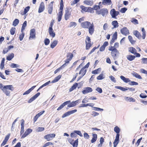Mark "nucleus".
I'll list each match as a JSON object with an SVG mask.
<instances>
[{"label": "nucleus", "instance_id": "obj_33", "mask_svg": "<svg viewBox=\"0 0 147 147\" xmlns=\"http://www.w3.org/2000/svg\"><path fill=\"white\" fill-rule=\"evenodd\" d=\"M30 7L29 6H28L26 7L24 9V12H21V15H24L26 14L30 10Z\"/></svg>", "mask_w": 147, "mask_h": 147}, {"label": "nucleus", "instance_id": "obj_42", "mask_svg": "<svg viewBox=\"0 0 147 147\" xmlns=\"http://www.w3.org/2000/svg\"><path fill=\"white\" fill-rule=\"evenodd\" d=\"M57 42L58 41L56 40L53 41L50 45L52 49L54 48L57 45Z\"/></svg>", "mask_w": 147, "mask_h": 147}, {"label": "nucleus", "instance_id": "obj_17", "mask_svg": "<svg viewBox=\"0 0 147 147\" xmlns=\"http://www.w3.org/2000/svg\"><path fill=\"white\" fill-rule=\"evenodd\" d=\"M92 88L90 87H87L84 88V90L82 91V92L83 94H85L91 92L92 91Z\"/></svg>", "mask_w": 147, "mask_h": 147}, {"label": "nucleus", "instance_id": "obj_39", "mask_svg": "<svg viewBox=\"0 0 147 147\" xmlns=\"http://www.w3.org/2000/svg\"><path fill=\"white\" fill-rule=\"evenodd\" d=\"M78 85V84L77 83H75L72 87L69 89V92H71L74 89H76Z\"/></svg>", "mask_w": 147, "mask_h": 147}, {"label": "nucleus", "instance_id": "obj_24", "mask_svg": "<svg viewBox=\"0 0 147 147\" xmlns=\"http://www.w3.org/2000/svg\"><path fill=\"white\" fill-rule=\"evenodd\" d=\"M70 102V100H68L64 102L57 109V111H59L62 109L65 105Z\"/></svg>", "mask_w": 147, "mask_h": 147}, {"label": "nucleus", "instance_id": "obj_8", "mask_svg": "<svg viewBox=\"0 0 147 147\" xmlns=\"http://www.w3.org/2000/svg\"><path fill=\"white\" fill-rule=\"evenodd\" d=\"M92 24L89 22L86 21L82 22L81 24V26L84 28H88Z\"/></svg>", "mask_w": 147, "mask_h": 147}, {"label": "nucleus", "instance_id": "obj_64", "mask_svg": "<svg viewBox=\"0 0 147 147\" xmlns=\"http://www.w3.org/2000/svg\"><path fill=\"white\" fill-rule=\"evenodd\" d=\"M84 138L86 139H88L90 138L89 135L86 133H84Z\"/></svg>", "mask_w": 147, "mask_h": 147}, {"label": "nucleus", "instance_id": "obj_63", "mask_svg": "<svg viewBox=\"0 0 147 147\" xmlns=\"http://www.w3.org/2000/svg\"><path fill=\"white\" fill-rule=\"evenodd\" d=\"M44 43L46 45H48L50 43L49 40L48 38H46L45 40Z\"/></svg>", "mask_w": 147, "mask_h": 147}, {"label": "nucleus", "instance_id": "obj_27", "mask_svg": "<svg viewBox=\"0 0 147 147\" xmlns=\"http://www.w3.org/2000/svg\"><path fill=\"white\" fill-rule=\"evenodd\" d=\"M111 3V0H103L102 2V4L104 5H110Z\"/></svg>", "mask_w": 147, "mask_h": 147}, {"label": "nucleus", "instance_id": "obj_44", "mask_svg": "<svg viewBox=\"0 0 147 147\" xmlns=\"http://www.w3.org/2000/svg\"><path fill=\"white\" fill-rule=\"evenodd\" d=\"M112 24L113 26V28H116L118 27V23L117 21H114L112 22Z\"/></svg>", "mask_w": 147, "mask_h": 147}, {"label": "nucleus", "instance_id": "obj_21", "mask_svg": "<svg viewBox=\"0 0 147 147\" xmlns=\"http://www.w3.org/2000/svg\"><path fill=\"white\" fill-rule=\"evenodd\" d=\"M32 130L30 129H28L26 130L24 134L22 135L21 138H24L32 131Z\"/></svg>", "mask_w": 147, "mask_h": 147}, {"label": "nucleus", "instance_id": "obj_2", "mask_svg": "<svg viewBox=\"0 0 147 147\" xmlns=\"http://www.w3.org/2000/svg\"><path fill=\"white\" fill-rule=\"evenodd\" d=\"M108 10L106 8H102L99 9V11H97L96 14L101 15L102 16H106L108 13Z\"/></svg>", "mask_w": 147, "mask_h": 147}, {"label": "nucleus", "instance_id": "obj_23", "mask_svg": "<svg viewBox=\"0 0 147 147\" xmlns=\"http://www.w3.org/2000/svg\"><path fill=\"white\" fill-rule=\"evenodd\" d=\"M119 53V52L117 50L111 51V54L114 59H115L117 57V54Z\"/></svg>", "mask_w": 147, "mask_h": 147}, {"label": "nucleus", "instance_id": "obj_46", "mask_svg": "<svg viewBox=\"0 0 147 147\" xmlns=\"http://www.w3.org/2000/svg\"><path fill=\"white\" fill-rule=\"evenodd\" d=\"M142 36L143 39H144L146 36V32L144 28H142Z\"/></svg>", "mask_w": 147, "mask_h": 147}, {"label": "nucleus", "instance_id": "obj_29", "mask_svg": "<svg viewBox=\"0 0 147 147\" xmlns=\"http://www.w3.org/2000/svg\"><path fill=\"white\" fill-rule=\"evenodd\" d=\"M92 138L91 140V142L92 143H93L95 142L97 140V136L96 134H92Z\"/></svg>", "mask_w": 147, "mask_h": 147}, {"label": "nucleus", "instance_id": "obj_22", "mask_svg": "<svg viewBox=\"0 0 147 147\" xmlns=\"http://www.w3.org/2000/svg\"><path fill=\"white\" fill-rule=\"evenodd\" d=\"M109 44L108 42L107 41H105L104 42L103 45L101 46L100 48V51H104L106 47Z\"/></svg>", "mask_w": 147, "mask_h": 147}, {"label": "nucleus", "instance_id": "obj_41", "mask_svg": "<svg viewBox=\"0 0 147 147\" xmlns=\"http://www.w3.org/2000/svg\"><path fill=\"white\" fill-rule=\"evenodd\" d=\"M114 131L117 133V135L116 136H117V135H118V137H119V132H120V129L117 126H116L114 128Z\"/></svg>", "mask_w": 147, "mask_h": 147}, {"label": "nucleus", "instance_id": "obj_40", "mask_svg": "<svg viewBox=\"0 0 147 147\" xmlns=\"http://www.w3.org/2000/svg\"><path fill=\"white\" fill-rule=\"evenodd\" d=\"M129 51L132 54H135L137 52L136 49L132 47H130L129 48Z\"/></svg>", "mask_w": 147, "mask_h": 147}, {"label": "nucleus", "instance_id": "obj_3", "mask_svg": "<svg viewBox=\"0 0 147 147\" xmlns=\"http://www.w3.org/2000/svg\"><path fill=\"white\" fill-rule=\"evenodd\" d=\"M86 49L88 50L90 49L93 45V43L91 42L90 37L87 36L85 40Z\"/></svg>", "mask_w": 147, "mask_h": 147}, {"label": "nucleus", "instance_id": "obj_35", "mask_svg": "<svg viewBox=\"0 0 147 147\" xmlns=\"http://www.w3.org/2000/svg\"><path fill=\"white\" fill-rule=\"evenodd\" d=\"M136 57L133 55H128L127 56V59L129 61H131L134 60Z\"/></svg>", "mask_w": 147, "mask_h": 147}, {"label": "nucleus", "instance_id": "obj_36", "mask_svg": "<svg viewBox=\"0 0 147 147\" xmlns=\"http://www.w3.org/2000/svg\"><path fill=\"white\" fill-rule=\"evenodd\" d=\"M120 77L121 79L125 83L129 82L130 81L129 78H126L123 76H121Z\"/></svg>", "mask_w": 147, "mask_h": 147}, {"label": "nucleus", "instance_id": "obj_34", "mask_svg": "<svg viewBox=\"0 0 147 147\" xmlns=\"http://www.w3.org/2000/svg\"><path fill=\"white\" fill-rule=\"evenodd\" d=\"M49 32L50 35L52 36L53 38L55 37V33L53 32V28H49Z\"/></svg>", "mask_w": 147, "mask_h": 147}, {"label": "nucleus", "instance_id": "obj_32", "mask_svg": "<svg viewBox=\"0 0 147 147\" xmlns=\"http://www.w3.org/2000/svg\"><path fill=\"white\" fill-rule=\"evenodd\" d=\"M118 135L116 136L115 139L113 142L114 147H116L119 142V137Z\"/></svg>", "mask_w": 147, "mask_h": 147}, {"label": "nucleus", "instance_id": "obj_9", "mask_svg": "<svg viewBox=\"0 0 147 147\" xmlns=\"http://www.w3.org/2000/svg\"><path fill=\"white\" fill-rule=\"evenodd\" d=\"M68 142H69L70 144L72 145L73 147H77L78 145V138L74 142H73L74 140L72 139L69 138L68 139Z\"/></svg>", "mask_w": 147, "mask_h": 147}, {"label": "nucleus", "instance_id": "obj_37", "mask_svg": "<svg viewBox=\"0 0 147 147\" xmlns=\"http://www.w3.org/2000/svg\"><path fill=\"white\" fill-rule=\"evenodd\" d=\"M131 74L133 75V76L137 78L140 79H142V78L141 77V76L140 75L138 74L136 72L133 71V72Z\"/></svg>", "mask_w": 147, "mask_h": 147}, {"label": "nucleus", "instance_id": "obj_61", "mask_svg": "<svg viewBox=\"0 0 147 147\" xmlns=\"http://www.w3.org/2000/svg\"><path fill=\"white\" fill-rule=\"evenodd\" d=\"M53 144L52 142H47L43 145L42 147H46V146H48L50 145H53Z\"/></svg>", "mask_w": 147, "mask_h": 147}, {"label": "nucleus", "instance_id": "obj_20", "mask_svg": "<svg viewBox=\"0 0 147 147\" xmlns=\"http://www.w3.org/2000/svg\"><path fill=\"white\" fill-rule=\"evenodd\" d=\"M10 136V134H9L5 136L4 140L1 144V146H3L7 143V141L9 139Z\"/></svg>", "mask_w": 147, "mask_h": 147}, {"label": "nucleus", "instance_id": "obj_43", "mask_svg": "<svg viewBox=\"0 0 147 147\" xmlns=\"http://www.w3.org/2000/svg\"><path fill=\"white\" fill-rule=\"evenodd\" d=\"M128 38L129 41L131 44H134L135 43L136 40L133 39V38L131 36H128Z\"/></svg>", "mask_w": 147, "mask_h": 147}, {"label": "nucleus", "instance_id": "obj_53", "mask_svg": "<svg viewBox=\"0 0 147 147\" xmlns=\"http://www.w3.org/2000/svg\"><path fill=\"white\" fill-rule=\"evenodd\" d=\"M80 7L82 11L86 12L87 11L88 8L87 7L83 5H81L80 6Z\"/></svg>", "mask_w": 147, "mask_h": 147}, {"label": "nucleus", "instance_id": "obj_59", "mask_svg": "<svg viewBox=\"0 0 147 147\" xmlns=\"http://www.w3.org/2000/svg\"><path fill=\"white\" fill-rule=\"evenodd\" d=\"M129 84L131 86L137 85L138 84V82L134 81H130L129 82Z\"/></svg>", "mask_w": 147, "mask_h": 147}, {"label": "nucleus", "instance_id": "obj_49", "mask_svg": "<svg viewBox=\"0 0 147 147\" xmlns=\"http://www.w3.org/2000/svg\"><path fill=\"white\" fill-rule=\"evenodd\" d=\"M14 54L13 53H11L7 57L6 59L7 60L10 61L14 57Z\"/></svg>", "mask_w": 147, "mask_h": 147}, {"label": "nucleus", "instance_id": "obj_14", "mask_svg": "<svg viewBox=\"0 0 147 147\" xmlns=\"http://www.w3.org/2000/svg\"><path fill=\"white\" fill-rule=\"evenodd\" d=\"M77 111V109H74L71 111H68L63 114L62 116V117L63 118H64L68 115H69L71 114H72Z\"/></svg>", "mask_w": 147, "mask_h": 147}, {"label": "nucleus", "instance_id": "obj_51", "mask_svg": "<svg viewBox=\"0 0 147 147\" xmlns=\"http://www.w3.org/2000/svg\"><path fill=\"white\" fill-rule=\"evenodd\" d=\"M50 82V81H48V82H47L45 83L44 84H43L41 86L39 87V88L38 89V90H37V91H38L41 88H42L43 87L45 86H46L47 85L49 84V83Z\"/></svg>", "mask_w": 147, "mask_h": 147}, {"label": "nucleus", "instance_id": "obj_31", "mask_svg": "<svg viewBox=\"0 0 147 147\" xmlns=\"http://www.w3.org/2000/svg\"><path fill=\"white\" fill-rule=\"evenodd\" d=\"M84 3L88 5L91 6L93 4V2L92 0H85L84 1Z\"/></svg>", "mask_w": 147, "mask_h": 147}, {"label": "nucleus", "instance_id": "obj_60", "mask_svg": "<svg viewBox=\"0 0 147 147\" xmlns=\"http://www.w3.org/2000/svg\"><path fill=\"white\" fill-rule=\"evenodd\" d=\"M93 7L92 8L90 7H88V11L87 12H89L91 13H93L94 12Z\"/></svg>", "mask_w": 147, "mask_h": 147}, {"label": "nucleus", "instance_id": "obj_15", "mask_svg": "<svg viewBox=\"0 0 147 147\" xmlns=\"http://www.w3.org/2000/svg\"><path fill=\"white\" fill-rule=\"evenodd\" d=\"M87 70L86 69H85L84 67H82L80 70L79 74L81 75V76L79 77L78 80H79L80 78H82L86 74Z\"/></svg>", "mask_w": 147, "mask_h": 147}, {"label": "nucleus", "instance_id": "obj_56", "mask_svg": "<svg viewBox=\"0 0 147 147\" xmlns=\"http://www.w3.org/2000/svg\"><path fill=\"white\" fill-rule=\"evenodd\" d=\"M100 46V45H99L97 47H94L90 51V52L89 54V55H90L92 53H93L95 51L96 49L98 48Z\"/></svg>", "mask_w": 147, "mask_h": 147}, {"label": "nucleus", "instance_id": "obj_6", "mask_svg": "<svg viewBox=\"0 0 147 147\" xmlns=\"http://www.w3.org/2000/svg\"><path fill=\"white\" fill-rule=\"evenodd\" d=\"M56 135L55 134H50L45 135L44 138L48 141L52 140L53 138Z\"/></svg>", "mask_w": 147, "mask_h": 147}, {"label": "nucleus", "instance_id": "obj_45", "mask_svg": "<svg viewBox=\"0 0 147 147\" xmlns=\"http://www.w3.org/2000/svg\"><path fill=\"white\" fill-rule=\"evenodd\" d=\"M93 9L94 10L96 11V12L99 11L100 9V7L99 5H95L93 6Z\"/></svg>", "mask_w": 147, "mask_h": 147}, {"label": "nucleus", "instance_id": "obj_28", "mask_svg": "<svg viewBox=\"0 0 147 147\" xmlns=\"http://www.w3.org/2000/svg\"><path fill=\"white\" fill-rule=\"evenodd\" d=\"M63 11H59L57 14V19L59 22L61 20L63 16Z\"/></svg>", "mask_w": 147, "mask_h": 147}, {"label": "nucleus", "instance_id": "obj_54", "mask_svg": "<svg viewBox=\"0 0 147 147\" xmlns=\"http://www.w3.org/2000/svg\"><path fill=\"white\" fill-rule=\"evenodd\" d=\"M131 21L132 23L135 24H138V20L134 18H132Z\"/></svg>", "mask_w": 147, "mask_h": 147}, {"label": "nucleus", "instance_id": "obj_48", "mask_svg": "<svg viewBox=\"0 0 147 147\" xmlns=\"http://www.w3.org/2000/svg\"><path fill=\"white\" fill-rule=\"evenodd\" d=\"M60 5V6L59 10L63 11L64 7L63 1V0H61Z\"/></svg>", "mask_w": 147, "mask_h": 147}, {"label": "nucleus", "instance_id": "obj_7", "mask_svg": "<svg viewBox=\"0 0 147 147\" xmlns=\"http://www.w3.org/2000/svg\"><path fill=\"white\" fill-rule=\"evenodd\" d=\"M36 30L35 29L33 28L31 29L30 31V36L29 38V40L34 39L36 38Z\"/></svg>", "mask_w": 147, "mask_h": 147}, {"label": "nucleus", "instance_id": "obj_55", "mask_svg": "<svg viewBox=\"0 0 147 147\" xmlns=\"http://www.w3.org/2000/svg\"><path fill=\"white\" fill-rule=\"evenodd\" d=\"M27 25V21H25L24 22L21 28V31L22 32L23 30H24L25 29V27Z\"/></svg>", "mask_w": 147, "mask_h": 147}, {"label": "nucleus", "instance_id": "obj_11", "mask_svg": "<svg viewBox=\"0 0 147 147\" xmlns=\"http://www.w3.org/2000/svg\"><path fill=\"white\" fill-rule=\"evenodd\" d=\"M115 88L120 89L123 91H125L128 90L131 91H134L135 90L134 88H129L126 87V88H124L120 86H116Z\"/></svg>", "mask_w": 147, "mask_h": 147}, {"label": "nucleus", "instance_id": "obj_62", "mask_svg": "<svg viewBox=\"0 0 147 147\" xmlns=\"http://www.w3.org/2000/svg\"><path fill=\"white\" fill-rule=\"evenodd\" d=\"M93 107V110L96 111H103V109H100L99 108H98L96 107Z\"/></svg>", "mask_w": 147, "mask_h": 147}, {"label": "nucleus", "instance_id": "obj_38", "mask_svg": "<svg viewBox=\"0 0 147 147\" xmlns=\"http://www.w3.org/2000/svg\"><path fill=\"white\" fill-rule=\"evenodd\" d=\"M61 75H59L55 77L54 79L52 80L51 83H54L58 82L59 80L61 78Z\"/></svg>", "mask_w": 147, "mask_h": 147}, {"label": "nucleus", "instance_id": "obj_5", "mask_svg": "<svg viewBox=\"0 0 147 147\" xmlns=\"http://www.w3.org/2000/svg\"><path fill=\"white\" fill-rule=\"evenodd\" d=\"M119 13V12L118 11H116L114 9H112L110 11V14L113 18L116 19V17Z\"/></svg>", "mask_w": 147, "mask_h": 147}, {"label": "nucleus", "instance_id": "obj_30", "mask_svg": "<svg viewBox=\"0 0 147 147\" xmlns=\"http://www.w3.org/2000/svg\"><path fill=\"white\" fill-rule=\"evenodd\" d=\"M125 99L127 101L129 102H135V99L132 97H129L127 96H125L124 97Z\"/></svg>", "mask_w": 147, "mask_h": 147}, {"label": "nucleus", "instance_id": "obj_16", "mask_svg": "<svg viewBox=\"0 0 147 147\" xmlns=\"http://www.w3.org/2000/svg\"><path fill=\"white\" fill-rule=\"evenodd\" d=\"M121 34L125 36H127L129 34L128 30L127 28L125 27L121 30Z\"/></svg>", "mask_w": 147, "mask_h": 147}, {"label": "nucleus", "instance_id": "obj_26", "mask_svg": "<svg viewBox=\"0 0 147 147\" xmlns=\"http://www.w3.org/2000/svg\"><path fill=\"white\" fill-rule=\"evenodd\" d=\"M79 100H77L75 101H72L69 104L67 105V107H71L75 106L78 102Z\"/></svg>", "mask_w": 147, "mask_h": 147}, {"label": "nucleus", "instance_id": "obj_13", "mask_svg": "<svg viewBox=\"0 0 147 147\" xmlns=\"http://www.w3.org/2000/svg\"><path fill=\"white\" fill-rule=\"evenodd\" d=\"M54 1H52L51 2L50 4L48 5L47 9L48 12L49 14H52L53 10V3Z\"/></svg>", "mask_w": 147, "mask_h": 147}, {"label": "nucleus", "instance_id": "obj_10", "mask_svg": "<svg viewBox=\"0 0 147 147\" xmlns=\"http://www.w3.org/2000/svg\"><path fill=\"white\" fill-rule=\"evenodd\" d=\"M77 134L79 135L80 137H82L83 135L81 132L79 130H75L73 132L71 133L70 134V136L72 138L76 137Z\"/></svg>", "mask_w": 147, "mask_h": 147}, {"label": "nucleus", "instance_id": "obj_52", "mask_svg": "<svg viewBox=\"0 0 147 147\" xmlns=\"http://www.w3.org/2000/svg\"><path fill=\"white\" fill-rule=\"evenodd\" d=\"M16 32V28L15 27H12L10 30V34L12 35H13Z\"/></svg>", "mask_w": 147, "mask_h": 147}, {"label": "nucleus", "instance_id": "obj_18", "mask_svg": "<svg viewBox=\"0 0 147 147\" xmlns=\"http://www.w3.org/2000/svg\"><path fill=\"white\" fill-rule=\"evenodd\" d=\"M88 29V31L89 33L91 35H92L94 32V26L93 23H92L91 25L89 26Z\"/></svg>", "mask_w": 147, "mask_h": 147}, {"label": "nucleus", "instance_id": "obj_1", "mask_svg": "<svg viewBox=\"0 0 147 147\" xmlns=\"http://www.w3.org/2000/svg\"><path fill=\"white\" fill-rule=\"evenodd\" d=\"M14 89V88L12 85H7L4 86L2 88V90L6 96H9L10 92L9 90L13 91Z\"/></svg>", "mask_w": 147, "mask_h": 147}, {"label": "nucleus", "instance_id": "obj_50", "mask_svg": "<svg viewBox=\"0 0 147 147\" xmlns=\"http://www.w3.org/2000/svg\"><path fill=\"white\" fill-rule=\"evenodd\" d=\"M19 23V20L17 19H16L13 22V25L14 26H16Z\"/></svg>", "mask_w": 147, "mask_h": 147}, {"label": "nucleus", "instance_id": "obj_19", "mask_svg": "<svg viewBox=\"0 0 147 147\" xmlns=\"http://www.w3.org/2000/svg\"><path fill=\"white\" fill-rule=\"evenodd\" d=\"M45 9V6L44 3L43 2H42L40 5L38 10V12L40 13L44 11Z\"/></svg>", "mask_w": 147, "mask_h": 147}, {"label": "nucleus", "instance_id": "obj_58", "mask_svg": "<svg viewBox=\"0 0 147 147\" xmlns=\"http://www.w3.org/2000/svg\"><path fill=\"white\" fill-rule=\"evenodd\" d=\"M117 50L116 48L114 46H111L109 47V50L110 51H113L116 50Z\"/></svg>", "mask_w": 147, "mask_h": 147}, {"label": "nucleus", "instance_id": "obj_57", "mask_svg": "<svg viewBox=\"0 0 147 147\" xmlns=\"http://www.w3.org/2000/svg\"><path fill=\"white\" fill-rule=\"evenodd\" d=\"M141 63L142 64H147V58H143L141 59Z\"/></svg>", "mask_w": 147, "mask_h": 147}, {"label": "nucleus", "instance_id": "obj_12", "mask_svg": "<svg viewBox=\"0 0 147 147\" xmlns=\"http://www.w3.org/2000/svg\"><path fill=\"white\" fill-rule=\"evenodd\" d=\"M66 57L67 58L65 61V62L66 63H69V61L72 59L73 57V55L72 53H67Z\"/></svg>", "mask_w": 147, "mask_h": 147}, {"label": "nucleus", "instance_id": "obj_25", "mask_svg": "<svg viewBox=\"0 0 147 147\" xmlns=\"http://www.w3.org/2000/svg\"><path fill=\"white\" fill-rule=\"evenodd\" d=\"M134 34L138 38L140 39L142 38V36L140 33L137 30H135L134 32Z\"/></svg>", "mask_w": 147, "mask_h": 147}, {"label": "nucleus", "instance_id": "obj_4", "mask_svg": "<svg viewBox=\"0 0 147 147\" xmlns=\"http://www.w3.org/2000/svg\"><path fill=\"white\" fill-rule=\"evenodd\" d=\"M72 10L71 8H67L65 10V13L64 16L65 19L67 20L69 19L71 14Z\"/></svg>", "mask_w": 147, "mask_h": 147}, {"label": "nucleus", "instance_id": "obj_47", "mask_svg": "<svg viewBox=\"0 0 147 147\" xmlns=\"http://www.w3.org/2000/svg\"><path fill=\"white\" fill-rule=\"evenodd\" d=\"M101 70L100 68H98L97 69H96L94 70H93L92 71V74H96L99 73L100 71Z\"/></svg>", "mask_w": 147, "mask_h": 147}]
</instances>
